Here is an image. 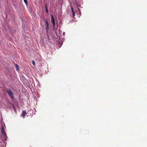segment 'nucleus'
<instances>
[{
	"instance_id": "nucleus-5",
	"label": "nucleus",
	"mask_w": 147,
	"mask_h": 147,
	"mask_svg": "<svg viewBox=\"0 0 147 147\" xmlns=\"http://www.w3.org/2000/svg\"><path fill=\"white\" fill-rule=\"evenodd\" d=\"M26 111H23L22 112V116H24L26 114Z\"/></svg>"
},
{
	"instance_id": "nucleus-4",
	"label": "nucleus",
	"mask_w": 147,
	"mask_h": 147,
	"mask_svg": "<svg viewBox=\"0 0 147 147\" xmlns=\"http://www.w3.org/2000/svg\"><path fill=\"white\" fill-rule=\"evenodd\" d=\"M2 134L3 135L4 138V139L6 140L7 138L6 134L5 131L2 132Z\"/></svg>"
},
{
	"instance_id": "nucleus-9",
	"label": "nucleus",
	"mask_w": 147,
	"mask_h": 147,
	"mask_svg": "<svg viewBox=\"0 0 147 147\" xmlns=\"http://www.w3.org/2000/svg\"><path fill=\"white\" fill-rule=\"evenodd\" d=\"M32 63L34 65H35V61H34V60H32Z\"/></svg>"
},
{
	"instance_id": "nucleus-2",
	"label": "nucleus",
	"mask_w": 147,
	"mask_h": 147,
	"mask_svg": "<svg viewBox=\"0 0 147 147\" xmlns=\"http://www.w3.org/2000/svg\"><path fill=\"white\" fill-rule=\"evenodd\" d=\"M51 21L52 22V23L53 24V27H55V20L54 19V18L53 15H51Z\"/></svg>"
},
{
	"instance_id": "nucleus-3",
	"label": "nucleus",
	"mask_w": 147,
	"mask_h": 147,
	"mask_svg": "<svg viewBox=\"0 0 147 147\" xmlns=\"http://www.w3.org/2000/svg\"><path fill=\"white\" fill-rule=\"evenodd\" d=\"M46 28L47 31L48 32V31L49 30V24L48 22V21L47 19L46 20Z\"/></svg>"
},
{
	"instance_id": "nucleus-1",
	"label": "nucleus",
	"mask_w": 147,
	"mask_h": 147,
	"mask_svg": "<svg viewBox=\"0 0 147 147\" xmlns=\"http://www.w3.org/2000/svg\"><path fill=\"white\" fill-rule=\"evenodd\" d=\"M7 91L10 97L11 98H13V95L12 91L9 89H7Z\"/></svg>"
},
{
	"instance_id": "nucleus-12",
	"label": "nucleus",
	"mask_w": 147,
	"mask_h": 147,
	"mask_svg": "<svg viewBox=\"0 0 147 147\" xmlns=\"http://www.w3.org/2000/svg\"><path fill=\"white\" fill-rule=\"evenodd\" d=\"M65 32H63V36H64V35L65 34Z\"/></svg>"
},
{
	"instance_id": "nucleus-10",
	"label": "nucleus",
	"mask_w": 147,
	"mask_h": 147,
	"mask_svg": "<svg viewBox=\"0 0 147 147\" xmlns=\"http://www.w3.org/2000/svg\"><path fill=\"white\" fill-rule=\"evenodd\" d=\"M46 11L47 12V13L48 12V9H47V8L46 5Z\"/></svg>"
},
{
	"instance_id": "nucleus-8",
	"label": "nucleus",
	"mask_w": 147,
	"mask_h": 147,
	"mask_svg": "<svg viewBox=\"0 0 147 147\" xmlns=\"http://www.w3.org/2000/svg\"><path fill=\"white\" fill-rule=\"evenodd\" d=\"M1 130L2 132L5 131L4 127L3 126L1 127Z\"/></svg>"
},
{
	"instance_id": "nucleus-11",
	"label": "nucleus",
	"mask_w": 147,
	"mask_h": 147,
	"mask_svg": "<svg viewBox=\"0 0 147 147\" xmlns=\"http://www.w3.org/2000/svg\"><path fill=\"white\" fill-rule=\"evenodd\" d=\"M25 3H26V4H27V1L26 0H24Z\"/></svg>"
},
{
	"instance_id": "nucleus-7",
	"label": "nucleus",
	"mask_w": 147,
	"mask_h": 147,
	"mask_svg": "<svg viewBox=\"0 0 147 147\" xmlns=\"http://www.w3.org/2000/svg\"><path fill=\"white\" fill-rule=\"evenodd\" d=\"M71 10H72V13H73V17H74V16H75V13H74V11L73 10V8L72 7H71Z\"/></svg>"
},
{
	"instance_id": "nucleus-6",
	"label": "nucleus",
	"mask_w": 147,
	"mask_h": 147,
	"mask_svg": "<svg viewBox=\"0 0 147 147\" xmlns=\"http://www.w3.org/2000/svg\"><path fill=\"white\" fill-rule=\"evenodd\" d=\"M15 66L16 68V70L18 71V65L17 64H16L15 65Z\"/></svg>"
}]
</instances>
